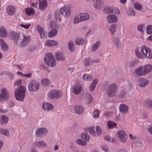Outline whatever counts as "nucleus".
<instances>
[{"instance_id":"nucleus-1","label":"nucleus","mask_w":152,"mask_h":152,"mask_svg":"<svg viewBox=\"0 0 152 152\" xmlns=\"http://www.w3.org/2000/svg\"><path fill=\"white\" fill-rule=\"evenodd\" d=\"M106 90V94L109 97H113L116 95L118 86L115 83H111L109 85V83L107 81H105L102 85V87L104 89H105L108 86Z\"/></svg>"},{"instance_id":"nucleus-2","label":"nucleus","mask_w":152,"mask_h":152,"mask_svg":"<svg viewBox=\"0 0 152 152\" xmlns=\"http://www.w3.org/2000/svg\"><path fill=\"white\" fill-rule=\"evenodd\" d=\"M152 70V65L150 64H147L138 67L135 70L134 74L141 76L147 74Z\"/></svg>"},{"instance_id":"nucleus-3","label":"nucleus","mask_w":152,"mask_h":152,"mask_svg":"<svg viewBox=\"0 0 152 152\" xmlns=\"http://www.w3.org/2000/svg\"><path fill=\"white\" fill-rule=\"evenodd\" d=\"M31 40L30 36L24 33H22L18 39L15 40V43L19 47H24L27 45Z\"/></svg>"},{"instance_id":"nucleus-4","label":"nucleus","mask_w":152,"mask_h":152,"mask_svg":"<svg viewBox=\"0 0 152 152\" xmlns=\"http://www.w3.org/2000/svg\"><path fill=\"white\" fill-rule=\"evenodd\" d=\"M26 88L24 86H20L15 89L14 96L16 99L20 101H23L24 99Z\"/></svg>"},{"instance_id":"nucleus-5","label":"nucleus","mask_w":152,"mask_h":152,"mask_svg":"<svg viewBox=\"0 0 152 152\" xmlns=\"http://www.w3.org/2000/svg\"><path fill=\"white\" fill-rule=\"evenodd\" d=\"M149 49V48L145 45H142L140 48L138 47L136 48L135 50L136 56L139 58H145Z\"/></svg>"},{"instance_id":"nucleus-6","label":"nucleus","mask_w":152,"mask_h":152,"mask_svg":"<svg viewBox=\"0 0 152 152\" xmlns=\"http://www.w3.org/2000/svg\"><path fill=\"white\" fill-rule=\"evenodd\" d=\"M44 61L46 65L50 67L55 66L56 64V61L54 58L53 54L50 53L46 55Z\"/></svg>"},{"instance_id":"nucleus-7","label":"nucleus","mask_w":152,"mask_h":152,"mask_svg":"<svg viewBox=\"0 0 152 152\" xmlns=\"http://www.w3.org/2000/svg\"><path fill=\"white\" fill-rule=\"evenodd\" d=\"M39 87L40 84L39 81L35 79L31 80L27 86L28 91L31 92L37 91L39 89Z\"/></svg>"},{"instance_id":"nucleus-8","label":"nucleus","mask_w":152,"mask_h":152,"mask_svg":"<svg viewBox=\"0 0 152 152\" xmlns=\"http://www.w3.org/2000/svg\"><path fill=\"white\" fill-rule=\"evenodd\" d=\"M87 129L89 133L92 135L98 137L100 135L102 132V129L99 126H90L88 127Z\"/></svg>"},{"instance_id":"nucleus-9","label":"nucleus","mask_w":152,"mask_h":152,"mask_svg":"<svg viewBox=\"0 0 152 152\" xmlns=\"http://www.w3.org/2000/svg\"><path fill=\"white\" fill-rule=\"evenodd\" d=\"M90 16L87 13H83L76 16L74 19L73 23L77 24L81 21H84L88 20Z\"/></svg>"},{"instance_id":"nucleus-10","label":"nucleus","mask_w":152,"mask_h":152,"mask_svg":"<svg viewBox=\"0 0 152 152\" xmlns=\"http://www.w3.org/2000/svg\"><path fill=\"white\" fill-rule=\"evenodd\" d=\"M9 92L5 88H3L0 91V102L8 100L10 98Z\"/></svg>"},{"instance_id":"nucleus-11","label":"nucleus","mask_w":152,"mask_h":152,"mask_svg":"<svg viewBox=\"0 0 152 152\" xmlns=\"http://www.w3.org/2000/svg\"><path fill=\"white\" fill-rule=\"evenodd\" d=\"M116 136L121 142L125 143L126 142L127 135L124 131L120 130L118 131Z\"/></svg>"},{"instance_id":"nucleus-12","label":"nucleus","mask_w":152,"mask_h":152,"mask_svg":"<svg viewBox=\"0 0 152 152\" xmlns=\"http://www.w3.org/2000/svg\"><path fill=\"white\" fill-rule=\"evenodd\" d=\"M61 95L62 94L61 91L55 90L50 91L48 94V97L50 99L59 98Z\"/></svg>"},{"instance_id":"nucleus-13","label":"nucleus","mask_w":152,"mask_h":152,"mask_svg":"<svg viewBox=\"0 0 152 152\" xmlns=\"http://www.w3.org/2000/svg\"><path fill=\"white\" fill-rule=\"evenodd\" d=\"M60 13L65 18L69 16L71 13V10L67 6H65L60 9Z\"/></svg>"},{"instance_id":"nucleus-14","label":"nucleus","mask_w":152,"mask_h":152,"mask_svg":"<svg viewBox=\"0 0 152 152\" xmlns=\"http://www.w3.org/2000/svg\"><path fill=\"white\" fill-rule=\"evenodd\" d=\"M48 132V129L45 127L39 128L35 131V134L37 137H41L47 134Z\"/></svg>"},{"instance_id":"nucleus-15","label":"nucleus","mask_w":152,"mask_h":152,"mask_svg":"<svg viewBox=\"0 0 152 152\" xmlns=\"http://www.w3.org/2000/svg\"><path fill=\"white\" fill-rule=\"evenodd\" d=\"M106 19L107 23H115L118 21V16L114 14L108 15L106 17Z\"/></svg>"},{"instance_id":"nucleus-16","label":"nucleus","mask_w":152,"mask_h":152,"mask_svg":"<svg viewBox=\"0 0 152 152\" xmlns=\"http://www.w3.org/2000/svg\"><path fill=\"white\" fill-rule=\"evenodd\" d=\"M32 145L34 147L39 148H45L48 146L47 144L43 141H37L34 142Z\"/></svg>"},{"instance_id":"nucleus-17","label":"nucleus","mask_w":152,"mask_h":152,"mask_svg":"<svg viewBox=\"0 0 152 152\" xmlns=\"http://www.w3.org/2000/svg\"><path fill=\"white\" fill-rule=\"evenodd\" d=\"M74 108L75 113L78 115L82 114L84 111V108L82 105H75L74 106Z\"/></svg>"},{"instance_id":"nucleus-18","label":"nucleus","mask_w":152,"mask_h":152,"mask_svg":"<svg viewBox=\"0 0 152 152\" xmlns=\"http://www.w3.org/2000/svg\"><path fill=\"white\" fill-rule=\"evenodd\" d=\"M42 107L45 110L49 111L53 109V105L49 103L44 102L42 103Z\"/></svg>"},{"instance_id":"nucleus-19","label":"nucleus","mask_w":152,"mask_h":152,"mask_svg":"<svg viewBox=\"0 0 152 152\" xmlns=\"http://www.w3.org/2000/svg\"><path fill=\"white\" fill-rule=\"evenodd\" d=\"M119 110L122 114H126L128 112L129 107L125 104H122L119 106Z\"/></svg>"},{"instance_id":"nucleus-20","label":"nucleus","mask_w":152,"mask_h":152,"mask_svg":"<svg viewBox=\"0 0 152 152\" xmlns=\"http://www.w3.org/2000/svg\"><path fill=\"white\" fill-rule=\"evenodd\" d=\"M148 80L144 78H140L137 81L138 83L141 87H145L149 83Z\"/></svg>"},{"instance_id":"nucleus-21","label":"nucleus","mask_w":152,"mask_h":152,"mask_svg":"<svg viewBox=\"0 0 152 152\" xmlns=\"http://www.w3.org/2000/svg\"><path fill=\"white\" fill-rule=\"evenodd\" d=\"M44 45L50 47L56 46L58 45V42L54 40H48L45 41Z\"/></svg>"},{"instance_id":"nucleus-22","label":"nucleus","mask_w":152,"mask_h":152,"mask_svg":"<svg viewBox=\"0 0 152 152\" xmlns=\"http://www.w3.org/2000/svg\"><path fill=\"white\" fill-rule=\"evenodd\" d=\"M93 1V4L94 7L96 9H100L103 6L104 1L102 0H97Z\"/></svg>"},{"instance_id":"nucleus-23","label":"nucleus","mask_w":152,"mask_h":152,"mask_svg":"<svg viewBox=\"0 0 152 152\" xmlns=\"http://www.w3.org/2000/svg\"><path fill=\"white\" fill-rule=\"evenodd\" d=\"M8 33L5 28L3 26L0 27V37L3 38L7 37Z\"/></svg>"},{"instance_id":"nucleus-24","label":"nucleus","mask_w":152,"mask_h":152,"mask_svg":"<svg viewBox=\"0 0 152 152\" xmlns=\"http://www.w3.org/2000/svg\"><path fill=\"white\" fill-rule=\"evenodd\" d=\"M55 56L56 60L57 61H63L65 58L64 55L61 52H56L55 53Z\"/></svg>"},{"instance_id":"nucleus-25","label":"nucleus","mask_w":152,"mask_h":152,"mask_svg":"<svg viewBox=\"0 0 152 152\" xmlns=\"http://www.w3.org/2000/svg\"><path fill=\"white\" fill-rule=\"evenodd\" d=\"M39 9L43 10L45 9L48 6L46 0H39Z\"/></svg>"},{"instance_id":"nucleus-26","label":"nucleus","mask_w":152,"mask_h":152,"mask_svg":"<svg viewBox=\"0 0 152 152\" xmlns=\"http://www.w3.org/2000/svg\"><path fill=\"white\" fill-rule=\"evenodd\" d=\"M75 42L76 44L78 45H81L86 44L87 41L85 39L82 38H78L76 39Z\"/></svg>"},{"instance_id":"nucleus-27","label":"nucleus","mask_w":152,"mask_h":152,"mask_svg":"<svg viewBox=\"0 0 152 152\" xmlns=\"http://www.w3.org/2000/svg\"><path fill=\"white\" fill-rule=\"evenodd\" d=\"M7 10L8 14L10 15H12L15 12V8L13 6H10L7 8Z\"/></svg>"},{"instance_id":"nucleus-28","label":"nucleus","mask_w":152,"mask_h":152,"mask_svg":"<svg viewBox=\"0 0 152 152\" xmlns=\"http://www.w3.org/2000/svg\"><path fill=\"white\" fill-rule=\"evenodd\" d=\"M9 36L10 38L13 39L15 42V40L18 39L19 36L18 33L11 31L9 33Z\"/></svg>"},{"instance_id":"nucleus-29","label":"nucleus","mask_w":152,"mask_h":152,"mask_svg":"<svg viewBox=\"0 0 152 152\" xmlns=\"http://www.w3.org/2000/svg\"><path fill=\"white\" fill-rule=\"evenodd\" d=\"M82 90V88L80 85L74 86L73 88V93L76 94H80Z\"/></svg>"},{"instance_id":"nucleus-30","label":"nucleus","mask_w":152,"mask_h":152,"mask_svg":"<svg viewBox=\"0 0 152 152\" xmlns=\"http://www.w3.org/2000/svg\"><path fill=\"white\" fill-rule=\"evenodd\" d=\"M26 13L29 16L34 15L35 14L34 9L31 7H27L25 9Z\"/></svg>"},{"instance_id":"nucleus-31","label":"nucleus","mask_w":152,"mask_h":152,"mask_svg":"<svg viewBox=\"0 0 152 152\" xmlns=\"http://www.w3.org/2000/svg\"><path fill=\"white\" fill-rule=\"evenodd\" d=\"M117 124L112 121H108L107 123V126L109 129H112L117 127Z\"/></svg>"},{"instance_id":"nucleus-32","label":"nucleus","mask_w":152,"mask_h":152,"mask_svg":"<svg viewBox=\"0 0 152 152\" xmlns=\"http://www.w3.org/2000/svg\"><path fill=\"white\" fill-rule=\"evenodd\" d=\"M0 44L1 48L3 50L6 51L8 49V46L4 40L0 38Z\"/></svg>"},{"instance_id":"nucleus-33","label":"nucleus","mask_w":152,"mask_h":152,"mask_svg":"<svg viewBox=\"0 0 152 152\" xmlns=\"http://www.w3.org/2000/svg\"><path fill=\"white\" fill-rule=\"evenodd\" d=\"M101 44L100 41L98 40L94 43L92 46L91 51L92 52H95L99 48Z\"/></svg>"},{"instance_id":"nucleus-34","label":"nucleus","mask_w":152,"mask_h":152,"mask_svg":"<svg viewBox=\"0 0 152 152\" xmlns=\"http://www.w3.org/2000/svg\"><path fill=\"white\" fill-rule=\"evenodd\" d=\"M114 44L117 48H120L122 47V44L120 39L118 37H116L114 40Z\"/></svg>"},{"instance_id":"nucleus-35","label":"nucleus","mask_w":152,"mask_h":152,"mask_svg":"<svg viewBox=\"0 0 152 152\" xmlns=\"http://www.w3.org/2000/svg\"><path fill=\"white\" fill-rule=\"evenodd\" d=\"M98 81V80L97 79H95L93 80L92 84L89 87V89L91 91H93L94 90Z\"/></svg>"},{"instance_id":"nucleus-36","label":"nucleus","mask_w":152,"mask_h":152,"mask_svg":"<svg viewBox=\"0 0 152 152\" xmlns=\"http://www.w3.org/2000/svg\"><path fill=\"white\" fill-rule=\"evenodd\" d=\"M81 139L86 142H88L89 140V136L87 134L83 133L81 134L80 136Z\"/></svg>"},{"instance_id":"nucleus-37","label":"nucleus","mask_w":152,"mask_h":152,"mask_svg":"<svg viewBox=\"0 0 152 152\" xmlns=\"http://www.w3.org/2000/svg\"><path fill=\"white\" fill-rule=\"evenodd\" d=\"M93 78V77L88 74H85L83 75L82 77L83 79L85 81H90Z\"/></svg>"},{"instance_id":"nucleus-38","label":"nucleus","mask_w":152,"mask_h":152,"mask_svg":"<svg viewBox=\"0 0 152 152\" xmlns=\"http://www.w3.org/2000/svg\"><path fill=\"white\" fill-rule=\"evenodd\" d=\"M41 83L43 86H47L50 85V82L47 78H44L41 80Z\"/></svg>"},{"instance_id":"nucleus-39","label":"nucleus","mask_w":152,"mask_h":152,"mask_svg":"<svg viewBox=\"0 0 152 152\" xmlns=\"http://www.w3.org/2000/svg\"><path fill=\"white\" fill-rule=\"evenodd\" d=\"M58 31L56 29H52L48 34L49 37L52 38L55 36L57 34Z\"/></svg>"},{"instance_id":"nucleus-40","label":"nucleus","mask_w":152,"mask_h":152,"mask_svg":"<svg viewBox=\"0 0 152 152\" xmlns=\"http://www.w3.org/2000/svg\"><path fill=\"white\" fill-rule=\"evenodd\" d=\"M0 133L6 136H8L10 135L8 130L5 129L0 128Z\"/></svg>"},{"instance_id":"nucleus-41","label":"nucleus","mask_w":152,"mask_h":152,"mask_svg":"<svg viewBox=\"0 0 152 152\" xmlns=\"http://www.w3.org/2000/svg\"><path fill=\"white\" fill-rule=\"evenodd\" d=\"M100 114V111L98 109H95L92 112L93 117L97 119L99 118Z\"/></svg>"},{"instance_id":"nucleus-42","label":"nucleus","mask_w":152,"mask_h":152,"mask_svg":"<svg viewBox=\"0 0 152 152\" xmlns=\"http://www.w3.org/2000/svg\"><path fill=\"white\" fill-rule=\"evenodd\" d=\"M93 100V98L91 95L90 94H87L86 96L85 101L88 104L91 103Z\"/></svg>"},{"instance_id":"nucleus-43","label":"nucleus","mask_w":152,"mask_h":152,"mask_svg":"<svg viewBox=\"0 0 152 152\" xmlns=\"http://www.w3.org/2000/svg\"><path fill=\"white\" fill-rule=\"evenodd\" d=\"M104 12L106 13H110L113 12V8L109 6L105 7L104 10Z\"/></svg>"},{"instance_id":"nucleus-44","label":"nucleus","mask_w":152,"mask_h":152,"mask_svg":"<svg viewBox=\"0 0 152 152\" xmlns=\"http://www.w3.org/2000/svg\"><path fill=\"white\" fill-rule=\"evenodd\" d=\"M8 120V118L7 116H2L1 118V123L2 124H6L7 123Z\"/></svg>"},{"instance_id":"nucleus-45","label":"nucleus","mask_w":152,"mask_h":152,"mask_svg":"<svg viewBox=\"0 0 152 152\" xmlns=\"http://www.w3.org/2000/svg\"><path fill=\"white\" fill-rule=\"evenodd\" d=\"M93 63L92 60L89 58H85L84 60V64L85 66H88L91 64Z\"/></svg>"},{"instance_id":"nucleus-46","label":"nucleus","mask_w":152,"mask_h":152,"mask_svg":"<svg viewBox=\"0 0 152 152\" xmlns=\"http://www.w3.org/2000/svg\"><path fill=\"white\" fill-rule=\"evenodd\" d=\"M69 49L71 52H73L75 49V46L74 42L70 41L68 43Z\"/></svg>"},{"instance_id":"nucleus-47","label":"nucleus","mask_w":152,"mask_h":152,"mask_svg":"<svg viewBox=\"0 0 152 152\" xmlns=\"http://www.w3.org/2000/svg\"><path fill=\"white\" fill-rule=\"evenodd\" d=\"M116 26L115 24H113L110 25L109 28V30L111 34H113L116 31Z\"/></svg>"},{"instance_id":"nucleus-48","label":"nucleus","mask_w":152,"mask_h":152,"mask_svg":"<svg viewBox=\"0 0 152 152\" xmlns=\"http://www.w3.org/2000/svg\"><path fill=\"white\" fill-rule=\"evenodd\" d=\"M126 95V91L125 90L121 91L118 94V96L120 99H122Z\"/></svg>"},{"instance_id":"nucleus-49","label":"nucleus","mask_w":152,"mask_h":152,"mask_svg":"<svg viewBox=\"0 0 152 152\" xmlns=\"http://www.w3.org/2000/svg\"><path fill=\"white\" fill-rule=\"evenodd\" d=\"M100 148L101 149L105 152H108L109 151V146L105 145H101Z\"/></svg>"},{"instance_id":"nucleus-50","label":"nucleus","mask_w":152,"mask_h":152,"mask_svg":"<svg viewBox=\"0 0 152 152\" xmlns=\"http://www.w3.org/2000/svg\"><path fill=\"white\" fill-rule=\"evenodd\" d=\"M136 63L135 61H131L126 63V65L128 66L132 67H134Z\"/></svg>"},{"instance_id":"nucleus-51","label":"nucleus","mask_w":152,"mask_h":152,"mask_svg":"<svg viewBox=\"0 0 152 152\" xmlns=\"http://www.w3.org/2000/svg\"><path fill=\"white\" fill-rule=\"evenodd\" d=\"M134 7L136 10L139 11L141 10L142 8V6L141 4L138 3H135Z\"/></svg>"},{"instance_id":"nucleus-52","label":"nucleus","mask_w":152,"mask_h":152,"mask_svg":"<svg viewBox=\"0 0 152 152\" xmlns=\"http://www.w3.org/2000/svg\"><path fill=\"white\" fill-rule=\"evenodd\" d=\"M146 29L147 34H152V25H150L147 26Z\"/></svg>"},{"instance_id":"nucleus-53","label":"nucleus","mask_w":152,"mask_h":152,"mask_svg":"<svg viewBox=\"0 0 152 152\" xmlns=\"http://www.w3.org/2000/svg\"><path fill=\"white\" fill-rule=\"evenodd\" d=\"M76 143L79 145L82 146H86V143L84 142L80 139H78L76 140Z\"/></svg>"},{"instance_id":"nucleus-54","label":"nucleus","mask_w":152,"mask_h":152,"mask_svg":"<svg viewBox=\"0 0 152 152\" xmlns=\"http://www.w3.org/2000/svg\"><path fill=\"white\" fill-rule=\"evenodd\" d=\"M127 13L128 15L132 16H134L135 15L134 10L132 9H129L127 11Z\"/></svg>"},{"instance_id":"nucleus-55","label":"nucleus","mask_w":152,"mask_h":152,"mask_svg":"<svg viewBox=\"0 0 152 152\" xmlns=\"http://www.w3.org/2000/svg\"><path fill=\"white\" fill-rule=\"evenodd\" d=\"M54 16L55 19L57 21H60L61 20V16L58 12H56L55 13Z\"/></svg>"},{"instance_id":"nucleus-56","label":"nucleus","mask_w":152,"mask_h":152,"mask_svg":"<svg viewBox=\"0 0 152 152\" xmlns=\"http://www.w3.org/2000/svg\"><path fill=\"white\" fill-rule=\"evenodd\" d=\"M145 58L148 59L152 58V50L149 48L148 54L146 55Z\"/></svg>"},{"instance_id":"nucleus-57","label":"nucleus","mask_w":152,"mask_h":152,"mask_svg":"<svg viewBox=\"0 0 152 152\" xmlns=\"http://www.w3.org/2000/svg\"><path fill=\"white\" fill-rule=\"evenodd\" d=\"M104 139L108 141L113 142L114 141V139L111 137L109 135H106L105 136Z\"/></svg>"},{"instance_id":"nucleus-58","label":"nucleus","mask_w":152,"mask_h":152,"mask_svg":"<svg viewBox=\"0 0 152 152\" xmlns=\"http://www.w3.org/2000/svg\"><path fill=\"white\" fill-rule=\"evenodd\" d=\"M145 105L148 107H152V100L147 99L145 102Z\"/></svg>"},{"instance_id":"nucleus-59","label":"nucleus","mask_w":152,"mask_h":152,"mask_svg":"<svg viewBox=\"0 0 152 152\" xmlns=\"http://www.w3.org/2000/svg\"><path fill=\"white\" fill-rule=\"evenodd\" d=\"M144 27V24H141L138 25L137 27L138 30L142 33H143L144 31L143 29Z\"/></svg>"},{"instance_id":"nucleus-60","label":"nucleus","mask_w":152,"mask_h":152,"mask_svg":"<svg viewBox=\"0 0 152 152\" xmlns=\"http://www.w3.org/2000/svg\"><path fill=\"white\" fill-rule=\"evenodd\" d=\"M30 25H31L30 24H20V27L26 29H28L30 26Z\"/></svg>"},{"instance_id":"nucleus-61","label":"nucleus","mask_w":152,"mask_h":152,"mask_svg":"<svg viewBox=\"0 0 152 152\" xmlns=\"http://www.w3.org/2000/svg\"><path fill=\"white\" fill-rule=\"evenodd\" d=\"M36 28L37 30L39 33L44 31V30L43 28L41 26L39 25H37L36 26Z\"/></svg>"},{"instance_id":"nucleus-62","label":"nucleus","mask_w":152,"mask_h":152,"mask_svg":"<svg viewBox=\"0 0 152 152\" xmlns=\"http://www.w3.org/2000/svg\"><path fill=\"white\" fill-rule=\"evenodd\" d=\"M113 114L112 111H107L104 113V115L106 117L111 116Z\"/></svg>"},{"instance_id":"nucleus-63","label":"nucleus","mask_w":152,"mask_h":152,"mask_svg":"<svg viewBox=\"0 0 152 152\" xmlns=\"http://www.w3.org/2000/svg\"><path fill=\"white\" fill-rule=\"evenodd\" d=\"M22 83V80L20 79L19 80L15 81L14 84L15 86H18L20 85Z\"/></svg>"},{"instance_id":"nucleus-64","label":"nucleus","mask_w":152,"mask_h":152,"mask_svg":"<svg viewBox=\"0 0 152 152\" xmlns=\"http://www.w3.org/2000/svg\"><path fill=\"white\" fill-rule=\"evenodd\" d=\"M148 132L152 135V124L149 125L147 128Z\"/></svg>"}]
</instances>
